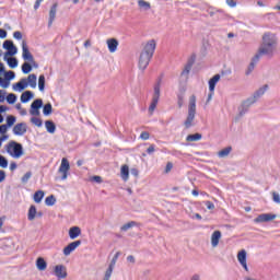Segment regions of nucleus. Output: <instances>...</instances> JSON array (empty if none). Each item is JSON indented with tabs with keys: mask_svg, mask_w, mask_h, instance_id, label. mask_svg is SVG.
Listing matches in <instances>:
<instances>
[{
	"mask_svg": "<svg viewBox=\"0 0 280 280\" xmlns=\"http://www.w3.org/2000/svg\"><path fill=\"white\" fill-rule=\"evenodd\" d=\"M277 49V37L270 33H265L262 36V42L256 55L252 58V61L247 68L246 75H250L253 71H255V66L259 60H261V56H268V58H272L275 56V50Z\"/></svg>",
	"mask_w": 280,
	"mask_h": 280,
	"instance_id": "obj_1",
	"label": "nucleus"
},
{
	"mask_svg": "<svg viewBox=\"0 0 280 280\" xmlns=\"http://www.w3.org/2000/svg\"><path fill=\"white\" fill-rule=\"evenodd\" d=\"M155 50H156V40L154 39L149 40L144 45L140 54L139 69H142V71H145V69H148V65H150V60H152V56H154Z\"/></svg>",
	"mask_w": 280,
	"mask_h": 280,
	"instance_id": "obj_2",
	"label": "nucleus"
},
{
	"mask_svg": "<svg viewBox=\"0 0 280 280\" xmlns=\"http://www.w3.org/2000/svg\"><path fill=\"white\" fill-rule=\"evenodd\" d=\"M195 119H196V95H191L189 97L187 118L184 121L185 128L187 129L191 128V126H194Z\"/></svg>",
	"mask_w": 280,
	"mask_h": 280,
	"instance_id": "obj_3",
	"label": "nucleus"
},
{
	"mask_svg": "<svg viewBox=\"0 0 280 280\" xmlns=\"http://www.w3.org/2000/svg\"><path fill=\"white\" fill-rule=\"evenodd\" d=\"M160 97H161V79H159L158 82L154 85V92H153L152 101H151V104L149 106L150 115H153L154 110H156V106L159 104Z\"/></svg>",
	"mask_w": 280,
	"mask_h": 280,
	"instance_id": "obj_4",
	"label": "nucleus"
},
{
	"mask_svg": "<svg viewBox=\"0 0 280 280\" xmlns=\"http://www.w3.org/2000/svg\"><path fill=\"white\" fill-rule=\"evenodd\" d=\"M7 152L8 154H10V156H12L13 159H21L22 154H23V144L19 143V142H14L11 141L8 145H7Z\"/></svg>",
	"mask_w": 280,
	"mask_h": 280,
	"instance_id": "obj_5",
	"label": "nucleus"
},
{
	"mask_svg": "<svg viewBox=\"0 0 280 280\" xmlns=\"http://www.w3.org/2000/svg\"><path fill=\"white\" fill-rule=\"evenodd\" d=\"M268 89H270V86L268 84H265L261 88H259L256 92H254V94L246 101L247 106H253V104H255L257 100H259L262 95L266 94V91H268Z\"/></svg>",
	"mask_w": 280,
	"mask_h": 280,
	"instance_id": "obj_6",
	"label": "nucleus"
},
{
	"mask_svg": "<svg viewBox=\"0 0 280 280\" xmlns=\"http://www.w3.org/2000/svg\"><path fill=\"white\" fill-rule=\"evenodd\" d=\"M22 58L26 62H30L33 65V67H38V63H36V60H34V55L30 52V48L27 47V42H22Z\"/></svg>",
	"mask_w": 280,
	"mask_h": 280,
	"instance_id": "obj_7",
	"label": "nucleus"
},
{
	"mask_svg": "<svg viewBox=\"0 0 280 280\" xmlns=\"http://www.w3.org/2000/svg\"><path fill=\"white\" fill-rule=\"evenodd\" d=\"M69 170H71V165L69 164V160L67 158H63L61 160V164L59 166V174H61V180H67L69 176Z\"/></svg>",
	"mask_w": 280,
	"mask_h": 280,
	"instance_id": "obj_8",
	"label": "nucleus"
},
{
	"mask_svg": "<svg viewBox=\"0 0 280 280\" xmlns=\"http://www.w3.org/2000/svg\"><path fill=\"white\" fill-rule=\"evenodd\" d=\"M277 219V214L275 213H261L258 218L254 219L255 224H262L264 222H272V220Z\"/></svg>",
	"mask_w": 280,
	"mask_h": 280,
	"instance_id": "obj_9",
	"label": "nucleus"
},
{
	"mask_svg": "<svg viewBox=\"0 0 280 280\" xmlns=\"http://www.w3.org/2000/svg\"><path fill=\"white\" fill-rule=\"evenodd\" d=\"M79 246H82V241H74V242L68 244L63 248V255L66 257H69V255H71L73 253V250H75V248H78Z\"/></svg>",
	"mask_w": 280,
	"mask_h": 280,
	"instance_id": "obj_10",
	"label": "nucleus"
},
{
	"mask_svg": "<svg viewBox=\"0 0 280 280\" xmlns=\"http://www.w3.org/2000/svg\"><path fill=\"white\" fill-rule=\"evenodd\" d=\"M25 132H27V124L25 122L16 124L13 127V135H15L16 137H23Z\"/></svg>",
	"mask_w": 280,
	"mask_h": 280,
	"instance_id": "obj_11",
	"label": "nucleus"
},
{
	"mask_svg": "<svg viewBox=\"0 0 280 280\" xmlns=\"http://www.w3.org/2000/svg\"><path fill=\"white\" fill-rule=\"evenodd\" d=\"M55 275L57 279H67V267L65 265L55 266Z\"/></svg>",
	"mask_w": 280,
	"mask_h": 280,
	"instance_id": "obj_12",
	"label": "nucleus"
},
{
	"mask_svg": "<svg viewBox=\"0 0 280 280\" xmlns=\"http://www.w3.org/2000/svg\"><path fill=\"white\" fill-rule=\"evenodd\" d=\"M106 45L109 54H115V51H117V48L119 47V40H117V38H108L106 40Z\"/></svg>",
	"mask_w": 280,
	"mask_h": 280,
	"instance_id": "obj_13",
	"label": "nucleus"
},
{
	"mask_svg": "<svg viewBox=\"0 0 280 280\" xmlns=\"http://www.w3.org/2000/svg\"><path fill=\"white\" fill-rule=\"evenodd\" d=\"M58 12V3L55 2L49 11V20H48V25L49 27H51V25L54 24V21H56V13Z\"/></svg>",
	"mask_w": 280,
	"mask_h": 280,
	"instance_id": "obj_14",
	"label": "nucleus"
},
{
	"mask_svg": "<svg viewBox=\"0 0 280 280\" xmlns=\"http://www.w3.org/2000/svg\"><path fill=\"white\" fill-rule=\"evenodd\" d=\"M220 240H222V232L217 230L211 235V246H212V248H217L218 244H220Z\"/></svg>",
	"mask_w": 280,
	"mask_h": 280,
	"instance_id": "obj_15",
	"label": "nucleus"
},
{
	"mask_svg": "<svg viewBox=\"0 0 280 280\" xmlns=\"http://www.w3.org/2000/svg\"><path fill=\"white\" fill-rule=\"evenodd\" d=\"M3 61L9 65L10 69H16L19 67V59L16 57H3Z\"/></svg>",
	"mask_w": 280,
	"mask_h": 280,
	"instance_id": "obj_16",
	"label": "nucleus"
},
{
	"mask_svg": "<svg viewBox=\"0 0 280 280\" xmlns=\"http://www.w3.org/2000/svg\"><path fill=\"white\" fill-rule=\"evenodd\" d=\"M27 89V79L23 78L20 80V82L13 84V91H25Z\"/></svg>",
	"mask_w": 280,
	"mask_h": 280,
	"instance_id": "obj_17",
	"label": "nucleus"
},
{
	"mask_svg": "<svg viewBox=\"0 0 280 280\" xmlns=\"http://www.w3.org/2000/svg\"><path fill=\"white\" fill-rule=\"evenodd\" d=\"M80 235H82V230L80 229V226L70 228V230H69L70 240H75V238L80 237Z\"/></svg>",
	"mask_w": 280,
	"mask_h": 280,
	"instance_id": "obj_18",
	"label": "nucleus"
},
{
	"mask_svg": "<svg viewBox=\"0 0 280 280\" xmlns=\"http://www.w3.org/2000/svg\"><path fill=\"white\" fill-rule=\"evenodd\" d=\"M220 82V74H215L213 78H211L208 82L209 84V91L210 93H213L215 91V84Z\"/></svg>",
	"mask_w": 280,
	"mask_h": 280,
	"instance_id": "obj_19",
	"label": "nucleus"
},
{
	"mask_svg": "<svg viewBox=\"0 0 280 280\" xmlns=\"http://www.w3.org/2000/svg\"><path fill=\"white\" fill-rule=\"evenodd\" d=\"M36 268L37 270H40V271L47 270V261H45V258L38 257L36 259Z\"/></svg>",
	"mask_w": 280,
	"mask_h": 280,
	"instance_id": "obj_20",
	"label": "nucleus"
},
{
	"mask_svg": "<svg viewBox=\"0 0 280 280\" xmlns=\"http://www.w3.org/2000/svg\"><path fill=\"white\" fill-rule=\"evenodd\" d=\"M33 97H34V93L32 91H25L24 93H22L20 100L22 104H27V102H30V100H32Z\"/></svg>",
	"mask_w": 280,
	"mask_h": 280,
	"instance_id": "obj_21",
	"label": "nucleus"
},
{
	"mask_svg": "<svg viewBox=\"0 0 280 280\" xmlns=\"http://www.w3.org/2000/svg\"><path fill=\"white\" fill-rule=\"evenodd\" d=\"M237 259H238L240 264L243 266V268L246 270V249H242L237 254Z\"/></svg>",
	"mask_w": 280,
	"mask_h": 280,
	"instance_id": "obj_22",
	"label": "nucleus"
},
{
	"mask_svg": "<svg viewBox=\"0 0 280 280\" xmlns=\"http://www.w3.org/2000/svg\"><path fill=\"white\" fill-rule=\"evenodd\" d=\"M231 152H233V148L232 147H226L224 149H222L221 151L218 152V158L219 159H226V156H229V154H231Z\"/></svg>",
	"mask_w": 280,
	"mask_h": 280,
	"instance_id": "obj_23",
	"label": "nucleus"
},
{
	"mask_svg": "<svg viewBox=\"0 0 280 280\" xmlns=\"http://www.w3.org/2000/svg\"><path fill=\"white\" fill-rule=\"evenodd\" d=\"M119 255H121V253H119V252H117L114 255V257H113V259H112V261H110V264H109V266L107 268V272H112L113 273V270H115V265L117 264V260L119 259Z\"/></svg>",
	"mask_w": 280,
	"mask_h": 280,
	"instance_id": "obj_24",
	"label": "nucleus"
},
{
	"mask_svg": "<svg viewBox=\"0 0 280 280\" xmlns=\"http://www.w3.org/2000/svg\"><path fill=\"white\" fill-rule=\"evenodd\" d=\"M36 215H37L36 206H31L27 214V219L30 220V222L36 220Z\"/></svg>",
	"mask_w": 280,
	"mask_h": 280,
	"instance_id": "obj_25",
	"label": "nucleus"
},
{
	"mask_svg": "<svg viewBox=\"0 0 280 280\" xmlns=\"http://www.w3.org/2000/svg\"><path fill=\"white\" fill-rule=\"evenodd\" d=\"M133 226H141V224L137 223L136 221H130V222L124 224L120 228V231H122V232L130 231V229H132Z\"/></svg>",
	"mask_w": 280,
	"mask_h": 280,
	"instance_id": "obj_26",
	"label": "nucleus"
},
{
	"mask_svg": "<svg viewBox=\"0 0 280 280\" xmlns=\"http://www.w3.org/2000/svg\"><path fill=\"white\" fill-rule=\"evenodd\" d=\"M120 175L122 180H128V177L130 176V168L128 167V165L121 166Z\"/></svg>",
	"mask_w": 280,
	"mask_h": 280,
	"instance_id": "obj_27",
	"label": "nucleus"
},
{
	"mask_svg": "<svg viewBox=\"0 0 280 280\" xmlns=\"http://www.w3.org/2000/svg\"><path fill=\"white\" fill-rule=\"evenodd\" d=\"M45 126H46L47 132H49L50 135H54V132H56V124H54V121L46 120Z\"/></svg>",
	"mask_w": 280,
	"mask_h": 280,
	"instance_id": "obj_28",
	"label": "nucleus"
},
{
	"mask_svg": "<svg viewBox=\"0 0 280 280\" xmlns=\"http://www.w3.org/2000/svg\"><path fill=\"white\" fill-rule=\"evenodd\" d=\"M191 67H194V61H188L184 70L182 71V78L187 79V75H189V71H191Z\"/></svg>",
	"mask_w": 280,
	"mask_h": 280,
	"instance_id": "obj_29",
	"label": "nucleus"
},
{
	"mask_svg": "<svg viewBox=\"0 0 280 280\" xmlns=\"http://www.w3.org/2000/svg\"><path fill=\"white\" fill-rule=\"evenodd\" d=\"M34 202H36L37 205H39V202H43V198H45V191L43 190H37L34 194Z\"/></svg>",
	"mask_w": 280,
	"mask_h": 280,
	"instance_id": "obj_30",
	"label": "nucleus"
},
{
	"mask_svg": "<svg viewBox=\"0 0 280 280\" xmlns=\"http://www.w3.org/2000/svg\"><path fill=\"white\" fill-rule=\"evenodd\" d=\"M36 74H30L26 79L27 86L30 85L31 89H36Z\"/></svg>",
	"mask_w": 280,
	"mask_h": 280,
	"instance_id": "obj_31",
	"label": "nucleus"
},
{
	"mask_svg": "<svg viewBox=\"0 0 280 280\" xmlns=\"http://www.w3.org/2000/svg\"><path fill=\"white\" fill-rule=\"evenodd\" d=\"M52 110H54V107L51 106V103H48V104L44 105V107H43V113L46 117H49V115H51Z\"/></svg>",
	"mask_w": 280,
	"mask_h": 280,
	"instance_id": "obj_32",
	"label": "nucleus"
},
{
	"mask_svg": "<svg viewBox=\"0 0 280 280\" xmlns=\"http://www.w3.org/2000/svg\"><path fill=\"white\" fill-rule=\"evenodd\" d=\"M45 205L47 207H54V205H56V197H54V195L46 197Z\"/></svg>",
	"mask_w": 280,
	"mask_h": 280,
	"instance_id": "obj_33",
	"label": "nucleus"
},
{
	"mask_svg": "<svg viewBox=\"0 0 280 280\" xmlns=\"http://www.w3.org/2000/svg\"><path fill=\"white\" fill-rule=\"evenodd\" d=\"M38 89L42 93L45 91V74H42L38 78Z\"/></svg>",
	"mask_w": 280,
	"mask_h": 280,
	"instance_id": "obj_34",
	"label": "nucleus"
},
{
	"mask_svg": "<svg viewBox=\"0 0 280 280\" xmlns=\"http://www.w3.org/2000/svg\"><path fill=\"white\" fill-rule=\"evenodd\" d=\"M202 139V135L195 133V135H188L186 138V141H200Z\"/></svg>",
	"mask_w": 280,
	"mask_h": 280,
	"instance_id": "obj_35",
	"label": "nucleus"
},
{
	"mask_svg": "<svg viewBox=\"0 0 280 280\" xmlns=\"http://www.w3.org/2000/svg\"><path fill=\"white\" fill-rule=\"evenodd\" d=\"M138 5L142 10H150V8H151L150 2H148L145 0H138Z\"/></svg>",
	"mask_w": 280,
	"mask_h": 280,
	"instance_id": "obj_36",
	"label": "nucleus"
},
{
	"mask_svg": "<svg viewBox=\"0 0 280 280\" xmlns=\"http://www.w3.org/2000/svg\"><path fill=\"white\" fill-rule=\"evenodd\" d=\"M32 108H37L38 110H40V108H43V100L37 98L35 100L32 104H31Z\"/></svg>",
	"mask_w": 280,
	"mask_h": 280,
	"instance_id": "obj_37",
	"label": "nucleus"
},
{
	"mask_svg": "<svg viewBox=\"0 0 280 280\" xmlns=\"http://www.w3.org/2000/svg\"><path fill=\"white\" fill-rule=\"evenodd\" d=\"M31 71H32V63H30V62H24V63L22 65V72L25 73V74H27V73H30Z\"/></svg>",
	"mask_w": 280,
	"mask_h": 280,
	"instance_id": "obj_38",
	"label": "nucleus"
},
{
	"mask_svg": "<svg viewBox=\"0 0 280 280\" xmlns=\"http://www.w3.org/2000/svg\"><path fill=\"white\" fill-rule=\"evenodd\" d=\"M18 51H19V49L16 48V46L13 45L9 50H7L4 56H7V57L16 56Z\"/></svg>",
	"mask_w": 280,
	"mask_h": 280,
	"instance_id": "obj_39",
	"label": "nucleus"
},
{
	"mask_svg": "<svg viewBox=\"0 0 280 280\" xmlns=\"http://www.w3.org/2000/svg\"><path fill=\"white\" fill-rule=\"evenodd\" d=\"M31 124H33L34 126H37V128H40L43 126V120L38 117H32Z\"/></svg>",
	"mask_w": 280,
	"mask_h": 280,
	"instance_id": "obj_40",
	"label": "nucleus"
},
{
	"mask_svg": "<svg viewBox=\"0 0 280 280\" xmlns=\"http://www.w3.org/2000/svg\"><path fill=\"white\" fill-rule=\"evenodd\" d=\"M13 124H16V117H15V116H12V115L8 116V117H7V126H8L9 128H12V125H13Z\"/></svg>",
	"mask_w": 280,
	"mask_h": 280,
	"instance_id": "obj_41",
	"label": "nucleus"
},
{
	"mask_svg": "<svg viewBox=\"0 0 280 280\" xmlns=\"http://www.w3.org/2000/svg\"><path fill=\"white\" fill-rule=\"evenodd\" d=\"M8 104H14L16 102V94L11 93L7 96Z\"/></svg>",
	"mask_w": 280,
	"mask_h": 280,
	"instance_id": "obj_42",
	"label": "nucleus"
},
{
	"mask_svg": "<svg viewBox=\"0 0 280 280\" xmlns=\"http://www.w3.org/2000/svg\"><path fill=\"white\" fill-rule=\"evenodd\" d=\"M14 78H16V74L14 73V71H8L4 73V80H14Z\"/></svg>",
	"mask_w": 280,
	"mask_h": 280,
	"instance_id": "obj_43",
	"label": "nucleus"
},
{
	"mask_svg": "<svg viewBox=\"0 0 280 280\" xmlns=\"http://www.w3.org/2000/svg\"><path fill=\"white\" fill-rule=\"evenodd\" d=\"M12 46H14V42L9 40V39L4 40V42H3V45H2L3 49H7V51H8Z\"/></svg>",
	"mask_w": 280,
	"mask_h": 280,
	"instance_id": "obj_44",
	"label": "nucleus"
},
{
	"mask_svg": "<svg viewBox=\"0 0 280 280\" xmlns=\"http://www.w3.org/2000/svg\"><path fill=\"white\" fill-rule=\"evenodd\" d=\"M184 104H185V96H183V94H179L177 96V106H178V108H183Z\"/></svg>",
	"mask_w": 280,
	"mask_h": 280,
	"instance_id": "obj_45",
	"label": "nucleus"
},
{
	"mask_svg": "<svg viewBox=\"0 0 280 280\" xmlns=\"http://www.w3.org/2000/svg\"><path fill=\"white\" fill-rule=\"evenodd\" d=\"M0 167H2L3 170L8 167V159H5V156L3 155H0Z\"/></svg>",
	"mask_w": 280,
	"mask_h": 280,
	"instance_id": "obj_46",
	"label": "nucleus"
},
{
	"mask_svg": "<svg viewBox=\"0 0 280 280\" xmlns=\"http://www.w3.org/2000/svg\"><path fill=\"white\" fill-rule=\"evenodd\" d=\"M30 115H32L33 117H38L40 115V109L32 108V105H31Z\"/></svg>",
	"mask_w": 280,
	"mask_h": 280,
	"instance_id": "obj_47",
	"label": "nucleus"
},
{
	"mask_svg": "<svg viewBox=\"0 0 280 280\" xmlns=\"http://www.w3.org/2000/svg\"><path fill=\"white\" fill-rule=\"evenodd\" d=\"M32 178V172H26L24 176L22 177V183H27Z\"/></svg>",
	"mask_w": 280,
	"mask_h": 280,
	"instance_id": "obj_48",
	"label": "nucleus"
},
{
	"mask_svg": "<svg viewBox=\"0 0 280 280\" xmlns=\"http://www.w3.org/2000/svg\"><path fill=\"white\" fill-rule=\"evenodd\" d=\"M0 86L2 89H8V86H10V81L8 79H2L1 83H0Z\"/></svg>",
	"mask_w": 280,
	"mask_h": 280,
	"instance_id": "obj_49",
	"label": "nucleus"
},
{
	"mask_svg": "<svg viewBox=\"0 0 280 280\" xmlns=\"http://www.w3.org/2000/svg\"><path fill=\"white\" fill-rule=\"evenodd\" d=\"M13 38H15V40H21L23 38V33H21L20 31L14 32Z\"/></svg>",
	"mask_w": 280,
	"mask_h": 280,
	"instance_id": "obj_50",
	"label": "nucleus"
},
{
	"mask_svg": "<svg viewBox=\"0 0 280 280\" xmlns=\"http://www.w3.org/2000/svg\"><path fill=\"white\" fill-rule=\"evenodd\" d=\"M272 200L273 202H276L277 205H280V195L278 192H273L272 194Z\"/></svg>",
	"mask_w": 280,
	"mask_h": 280,
	"instance_id": "obj_51",
	"label": "nucleus"
},
{
	"mask_svg": "<svg viewBox=\"0 0 280 280\" xmlns=\"http://www.w3.org/2000/svg\"><path fill=\"white\" fill-rule=\"evenodd\" d=\"M154 152H156V147L154 144H151L148 149H147V154H154Z\"/></svg>",
	"mask_w": 280,
	"mask_h": 280,
	"instance_id": "obj_52",
	"label": "nucleus"
},
{
	"mask_svg": "<svg viewBox=\"0 0 280 280\" xmlns=\"http://www.w3.org/2000/svg\"><path fill=\"white\" fill-rule=\"evenodd\" d=\"M140 139H142L143 141H148V139H150V132L143 131V132L140 135Z\"/></svg>",
	"mask_w": 280,
	"mask_h": 280,
	"instance_id": "obj_53",
	"label": "nucleus"
},
{
	"mask_svg": "<svg viewBox=\"0 0 280 280\" xmlns=\"http://www.w3.org/2000/svg\"><path fill=\"white\" fill-rule=\"evenodd\" d=\"M173 167H174V164L172 162H167L166 167H165V173L170 174V172H172Z\"/></svg>",
	"mask_w": 280,
	"mask_h": 280,
	"instance_id": "obj_54",
	"label": "nucleus"
},
{
	"mask_svg": "<svg viewBox=\"0 0 280 280\" xmlns=\"http://www.w3.org/2000/svg\"><path fill=\"white\" fill-rule=\"evenodd\" d=\"M205 205H206L207 209H209V210L215 209V205H213V202H211V201H206Z\"/></svg>",
	"mask_w": 280,
	"mask_h": 280,
	"instance_id": "obj_55",
	"label": "nucleus"
},
{
	"mask_svg": "<svg viewBox=\"0 0 280 280\" xmlns=\"http://www.w3.org/2000/svg\"><path fill=\"white\" fill-rule=\"evenodd\" d=\"M8 125H1L0 126V133L1 135H5V132H8Z\"/></svg>",
	"mask_w": 280,
	"mask_h": 280,
	"instance_id": "obj_56",
	"label": "nucleus"
},
{
	"mask_svg": "<svg viewBox=\"0 0 280 280\" xmlns=\"http://www.w3.org/2000/svg\"><path fill=\"white\" fill-rule=\"evenodd\" d=\"M226 4H228L230 8H235V5H237V2H235V0H226Z\"/></svg>",
	"mask_w": 280,
	"mask_h": 280,
	"instance_id": "obj_57",
	"label": "nucleus"
},
{
	"mask_svg": "<svg viewBox=\"0 0 280 280\" xmlns=\"http://www.w3.org/2000/svg\"><path fill=\"white\" fill-rule=\"evenodd\" d=\"M0 38H8V32L3 28H0Z\"/></svg>",
	"mask_w": 280,
	"mask_h": 280,
	"instance_id": "obj_58",
	"label": "nucleus"
},
{
	"mask_svg": "<svg viewBox=\"0 0 280 280\" xmlns=\"http://www.w3.org/2000/svg\"><path fill=\"white\" fill-rule=\"evenodd\" d=\"M5 180V171H0V183Z\"/></svg>",
	"mask_w": 280,
	"mask_h": 280,
	"instance_id": "obj_59",
	"label": "nucleus"
},
{
	"mask_svg": "<svg viewBox=\"0 0 280 280\" xmlns=\"http://www.w3.org/2000/svg\"><path fill=\"white\" fill-rule=\"evenodd\" d=\"M113 276V273L110 271H105V276L103 280H110V277Z\"/></svg>",
	"mask_w": 280,
	"mask_h": 280,
	"instance_id": "obj_60",
	"label": "nucleus"
},
{
	"mask_svg": "<svg viewBox=\"0 0 280 280\" xmlns=\"http://www.w3.org/2000/svg\"><path fill=\"white\" fill-rule=\"evenodd\" d=\"M92 180H94V183H102V177L95 175V176L92 177Z\"/></svg>",
	"mask_w": 280,
	"mask_h": 280,
	"instance_id": "obj_61",
	"label": "nucleus"
},
{
	"mask_svg": "<svg viewBox=\"0 0 280 280\" xmlns=\"http://www.w3.org/2000/svg\"><path fill=\"white\" fill-rule=\"evenodd\" d=\"M130 172H131V175H132V176H136V177L139 176V170H137V168H131Z\"/></svg>",
	"mask_w": 280,
	"mask_h": 280,
	"instance_id": "obj_62",
	"label": "nucleus"
},
{
	"mask_svg": "<svg viewBox=\"0 0 280 280\" xmlns=\"http://www.w3.org/2000/svg\"><path fill=\"white\" fill-rule=\"evenodd\" d=\"M127 261H129V264H135V256H132V255H129L128 257H127Z\"/></svg>",
	"mask_w": 280,
	"mask_h": 280,
	"instance_id": "obj_63",
	"label": "nucleus"
},
{
	"mask_svg": "<svg viewBox=\"0 0 280 280\" xmlns=\"http://www.w3.org/2000/svg\"><path fill=\"white\" fill-rule=\"evenodd\" d=\"M190 280H202V279H200V275H194Z\"/></svg>",
	"mask_w": 280,
	"mask_h": 280,
	"instance_id": "obj_64",
	"label": "nucleus"
}]
</instances>
